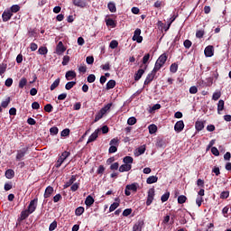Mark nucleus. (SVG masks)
Wrapping results in <instances>:
<instances>
[{
	"label": "nucleus",
	"instance_id": "nucleus-27",
	"mask_svg": "<svg viewBox=\"0 0 231 231\" xmlns=\"http://www.w3.org/2000/svg\"><path fill=\"white\" fill-rule=\"evenodd\" d=\"M107 8L112 14H115V12H116V5H115V3L113 2L108 3Z\"/></svg>",
	"mask_w": 231,
	"mask_h": 231
},
{
	"label": "nucleus",
	"instance_id": "nucleus-11",
	"mask_svg": "<svg viewBox=\"0 0 231 231\" xmlns=\"http://www.w3.org/2000/svg\"><path fill=\"white\" fill-rule=\"evenodd\" d=\"M66 51V47H64V43L62 42H59L58 45L56 46V53L58 55H60L61 53H64Z\"/></svg>",
	"mask_w": 231,
	"mask_h": 231
},
{
	"label": "nucleus",
	"instance_id": "nucleus-20",
	"mask_svg": "<svg viewBox=\"0 0 231 231\" xmlns=\"http://www.w3.org/2000/svg\"><path fill=\"white\" fill-rule=\"evenodd\" d=\"M195 129L197 131H203V129H205V122L204 121H197L195 123Z\"/></svg>",
	"mask_w": 231,
	"mask_h": 231
},
{
	"label": "nucleus",
	"instance_id": "nucleus-13",
	"mask_svg": "<svg viewBox=\"0 0 231 231\" xmlns=\"http://www.w3.org/2000/svg\"><path fill=\"white\" fill-rule=\"evenodd\" d=\"M12 15H14V14H12V12L10 11H5L3 14H2V19H3V22L4 23H6L8 21H10V19H12Z\"/></svg>",
	"mask_w": 231,
	"mask_h": 231
},
{
	"label": "nucleus",
	"instance_id": "nucleus-15",
	"mask_svg": "<svg viewBox=\"0 0 231 231\" xmlns=\"http://www.w3.org/2000/svg\"><path fill=\"white\" fill-rule=\"evenodd\" d=\"M75 181H77V175H72L70 177V179L69 180V181H67L64 184L63 189H68L69 187H71V185H73V183H75Z\"/></svg>",
	"mask_w": 231,
	"mask_h": 231
},
{
	"label": "nucleus",
	"instance_id": "nucleus-18",
	"mask_svg": "<svg viewBox=\"0 0 231 231\" xmlns=\"http://www.w3.org/2000/svg\"><path fill=\"white\" fill-rule=\"evenodd\" d=\"M143 73H145V69H139L137 70V72H135V74L134 76L135 82H138V80H140V79H142V77L143 76Z\"/></svg>",
	"mask_w": 231,
	"mask_h": 231
},
{
	"label": "nucleus",
	"instance_id": "nucleus-58",
	"mask_svg": "<svg viewBox=\"0 0 231 231\" xmlns=\"http://www.w3.org/2000/svg\"><path fill=\"white\" fill-rule=\"evenodd\" d=\"M183 44H184V47L186 48V50H189V48H190V46H192V42H190V40H185Z\"/></svg>",
	"mask_w": 231,
	"mask_h": 231
},
{
	"label": "nucleus",
	"instance_id": "nucleus-22",
	"mask_svg": "<svg viewBox=\"0 0 231 231\" xmlns=\"http://www.w3.org/2000/svg\"><path fill=\"white\" fill-rule=\"evenodd\" d=\"M93 203H95V199H93L91 195H88L85 199V205H87V207H91Z\"/></svg>",
	"mask_w": 231,
	"mask_h": 231
},
{
	"label": "nucleus",
	"instance_id": "nucleus-35",
	"mask_svg": "<svg viewBox=\"0 0 231 231\" xmlns=\"http://www.w3.org/2000/svg\"><path fill=\"white\" fill-rule=\"evenodd\" d=\"M148 129H149L150 134H154V133H156V131H158V126H156V125L152 124L148 126Z\"/></svg>",
	"mask_w": 231,
	"mask_h": 231
},
{
	"label": "nucleus",
	"instance_id": "nucleus-5",
	"mask_svg": "<svg viewBox=\"0 0 231 231\" xmlns=\"http://www.w3.org/2000/svg\"><path fill=\"white\" fill-rule=\"evenodd\" d=\"M141 35H142V30L137 28L134 32V36L132 40L136 41V42L140 44L142 41H143V37H142Z\"/></svg>",
	"mask_w": 231,
	"mask_h": 231
},
{
	"label": "nucleus",
	"instance_id": "nucleus-36",
	"mask_svg": "<svg viewBox=\"0 0 231 231\" xmlns=\"http://www.w3.org/2000/svg\"><path fill=\"white\" fill-rule=\"evenodd\" d=\"M169 198H171V192L167 191L161 197L162 203H165V201H168Z\"/></svg>",
	"mask_w": 231,
	"mask_h": 231
},
{
	"label": "nucleus",
	"instance_id": "nucleus-48",
	"mask_svg": "<svg viewBox=\"0 0 231 231\" xmlns=\"http://www.w3.org/2000/svg\"><path fill=\"white\" fill-rule=\"evenodd\" d=\"M109 48H111V50H116V48H118V42L116 40H113L109 44Z\"/></svg>",
	"mask_w": 231,
	"mask_h": 231
},
{
	"label": "nucleus",
	"instance_id": "nucleus-38",
	"mask_svg": "<svg viewBox=\"0 0 231 231\" xmlns=\"http://www.w3.org/2000/svg\"><path fill=\"white\" fill-rule=\"evenodd\" d=\"M74 86H77V81H70V82H68L66 85H65V89H67L68 91H69V89H72V88Z\"/></svg>",
	"mask_w": 231,
	"mask_h": 231
},
{
	"label": "nucleus",
	"instance_id": "nucleus-40",
	"mask_svg": "<svg viewBox=\"0 0 231 231\" xmlns=\"http://www.w3.org/2000/svg\"><path fill=\"white\" fill-rule=\"evenodd\" d=\"M119 207H120L119 202H114L113 204H111V206L109 208V212H115V209H116Z\"/></svg>",
	"mask_w": 231,
	"mask_h": 231
},
{
	"label": "nucleus",
	"instance_id": "nucleus-59",
	"mask_svg": "<svg viewBox=\"0 0 231 231\" xmlns=\"http://www.w3.org/2000/svg\"><path fill=\"white\" fill-rule=\"evenodd\" d=\"M55 228H57V221L54 220L52 223H51L50 226H49V231H53L55 230Z\"/></svg>",
	"mask_w": 231,
	"mask_h": 231
},
{
	"label": "nucleus",
	"instance_id": "nucleus-3",
	"mask_svg": "<svg viewBox=\"0 0 231 231\" xmlns=\"http://www.w3.org/2000/svg\"><path fill=\"white\" fill-rule=\"evenodd\" d=\"M155 190L154 188H151L147 192L146 206L151 207L152 201H154Z\"/></svg>",
	"mask_w": 231,
	"mask_h": 231
},
{
	"label": "nucleus",
	"instance_id": "nucleus-37",
	"mask_svg": "<svg viewBox=\"0 0 231 231\" xmlns=\"http://www.w3.org/2000/svg\"><path fill=\"white\" fill-rule=\"evenodd\" d=\"M26 84H28V79H26V78H22L19 81L20 89H23Z\"/></svg>",
	"mask_w": 231,
	"mask_h": 231
},
{
	"label": "nucleus",
	"instance_id": "nucleus-56",
	"mask_svg": "<svg viewBox=\"0 0 231 231\" xmlns=\"http://www.w3.org/2000/svg\"><path fill=\"white\" fill-rule=\"evenodd\" d=\"M62 163H64V160L59 157L57 162L55 163L56 169H59Z\"/></svg>",
	"mask_w": 231,
	"mask_h": 231
},
{
	"label": "nucleus",
	"instance_id": "nucleus-34",
	"mask_svg": "<svg viewBox=\"0 0 231 231\" xmlns=\"http://www.w3.org/2000/svg\"><path fill=\"white\" fill-rule=\"evenodd\" d=\"M84 212H86V209L84 208V207H81V206L75 209L76 216H82V214H84Z\"/></svg>",
	"mask_w": 231,
	"mask_h": 231
},
{
	"label": "nucleus",
	"instance_id": "nucleus-63",
	"mask_svg": "<svg viewBox=\"0 0 231 231\" xmlns=\"http://www.w3.org/2000/svg\"><path fill=\"white\" fill-rule=\"evenodd\" d=\"M211 152L214 156H219V150H217L215 146L211 148Z\"/></svg>",
	"mask_w": 231,
	"mask_h": 231
},
{
	"label": "nucleus",
	"instance_id": "nucleus-60",
	"mask_svg": "<svg viewBox=\"0 0 231 231\" xmlns=\"http://www.w3.org/2000/svg\"><path fill=\"white\" fill-rule=\"evenodd\" d=\"M119 140L118 138H114L110 141V145H114L116 147H118V143H119Z\"/></svg>",
	"mask_w": 231,
	"mask_h": 231
},
{
	"label": "nucleus",
	"instance_id": "nucleus-8",
	"mask_svg": "<svg viewBox=\"0 0 231 231\" xmlns=\"http://www.w3.org/2000/svg\"><path fill=\"white\" fill-rule=\"evenodd\" d=\"M154 77H156V72L152 70V73H149L144 80V86H149V84L154 80Z\"/></svg>",
	"mask_w": 231,
	"mask_h": 231
},
{
	"label": "nucleus",
	"instance_id": "nucleus-32",
	"mask_svg": "<svg viewBox=\"0 0 231 231\" xmlns=\"http://www.w3.org/2000/svg\"><path fill=\"white\" fill-rule=\"evenodd\" d=\"M106 26H111L112 28H116V23L112 18H108L106 20Z\"/></svg>",
	"mask_w": 231,
	"mask_h": 231
},
{
	"label": "nucleus",
	"instance_id": "nucleus-41",
	"mask_svg": "<svg viewBox=\"0 0 231 231\" xmlns=\"http://www.w3.org/2000/svg\"><path fill=\"white\" fill-rule=\"evenodd\" d=\"M10 102H11V98H10V97H8L5 99V101H3V102L1 103V107H4L5 109H6V107H8Z\"/></svg>",
	"mask_w": 231,
	"mask_h": 231
},
{
	"label": "nucleus",
	"instance_id": "nucleus-43",
	"mask_svg": "<svg viewBox=\"0 0 231 231\" xmlns=\"http://www.w3.org/2000/svg\"><path fill=\"white\" fill-rule=\"evenodd\" d=\"M6 68H8V66L5 63H2L0 65V76L5 75V73H6Z\"/></svg>",
	"mask_w": 231,
	"mask_h": 231
},
{
	"label": "nucleus",
	"instance_id": "nucleus-50",
	"mask_svg": "<svg viewBox=\"0 0 231 231\" xmlns=\"http://www.w3.org/2000/svg\"><path fill=\"white\" fill-rule=\"evenodd\" d=\"M230 196V191H222L220 194V199H227Z\"/></svg>",
	"mask_w": 231,
	"mask_h": 231
},
{
	"label": "nucleus",
	"instance_id": "nucleus-39",
	"mask_svg": "<svg viewBox=\"0 0 231 231\" xmlns=\"http://www.w3.org/2000/svg\"><path fill=\"white\" fill-rule=\"evenodd\" d=\"M87 80L89 84H93V82L97 80V76H95V74H89L87 78Z\"/></svg>",
	"mask_w": 231,
	"mask_h": 231
},
{
	"label": "nucleus",
	"instance_id": "nucleus-4",
	"mask_svg": "<svg viewBox=\"0 0 231 231\" xmlns=\"http://www.w3.org/2000/svg\"><path fill=\"white\" fill-rule=\"evenodd\" d=\"M37 203H39L38 198H35L30 201L29 206L27 207L29 213L33 214L35 210H37Z\"/></svg>",
	"mask_w": 231,
	"mask_h": 231
},
{
	"label": "nucleus",
	"instance_id": "nucleus-7",
	"mask_svg": "<svg viewBox=\"0 0 231 231\" xmlns=\"http://www.w3.org/2000/svg\"><path fill=\"white\" fill-rule=\"evenodd\" d=\"M74 6H78L79 8H86L88 6V2L86 0H72Z\"/></svg>",
	"mask_w": 231,
	"mask_h": 231
},
{
	"label": "nucleus",
	"instance_id": "nucleus-55",
	"mask_svg": "<svg viewBox=\"0 0 231 231\" xmlns=\"http://www.w3.org/2000/svg\"><path fill=\"white\" fill-rule=\"evenodd\" d=\"M203 35H205V31L199 30L196 32L197 39H203Z\"/></svg>",
	"mask_w": 231,
	"mask_h": 231
},
{
	"label": "nucleus",
	"instance_id": "nucleus-49",
	"mask_svg": "<svg viewBox=\"0 0 231 231\" xmlns=\"http://www.w3.org/2000/svg\"><path fill=\"white\" fill-rule=\"evenodd\" d=\"M44 111L46 113H51L53 111V106L51 104H47L44 106Z\"/></svg>",
	"mask_w": 231,
	"mask_h": 231
},
{
	"label": "nucleus",
	"instance_id": "nucleus-51",
	"mask_svg": "<svg viewBox=\"0 0 231 231\" xmlns=\"http://www.w3.org/2000/svg\"><path fill=\"white\" fill-rule=\"evenodd\" d=\"M70 152H63L62 153H61V156H60V158H62L63 159V161L65 162L68 158H69V156H70Z\"/></svg>",
	"mask_w": 231,
	"mask_h": 231
},
{
	"label": "nucleus",
	"instance_id": "nucleus-45",
	"mask_svg": "<svg viewBox=\"0 0 231 231\" xmlns=\"http://www.w3.org/2000/svg\"><path fill=\"white\" fill-rule=\"evenodd\" d=\"M21 10V6L19 5H14L11 7V14H17Z\"/></svg>",
	"mask_w": 231,
	"mask_h": 231
},
{
	"label": "nucleus",
	"instance_id": "nucleus-17",
	"mask_svg": "<svg viewBox=\"0 0 231 231\" xmlns=\"http://www.w3.org/2000/svg\"><path fill=\"white\" fill-rule=\"evenodd\" d=\"M30 211L25 209V210H23L21 212V217L18 218V221H24V219H28V217H30Z\"/></svg>",
	"mask_w": 231,
	"mask_h": 231
},
{
	"label": "nucleus",
	"instance_id": "nucleus-9",
	"mask_svg": "<svg viewBox=\"0 0 231 231\" xmlns=\"http://www.w3.org/2000/svg\"><path fill=\"white\" fill-rule=\"evenodd\" d=\"M204 53L207 57H214V46H207L204 50Z\"/></svg>",
	"mask_w": 231,
	"mask_h": 231
},
{
	"label": "nucleus",
	"instance_id": "nucleus-12",
	"mask_svg": "<svg viewBox=\"0 0 231 231\" xmlns=\"http://www.w3.org/2000/svg\"><path fill=\"white\" fill-rule=\"evenodd\" d=\"M65 79L67 80H73V79H77V72L75 70H69L65 74Z\"/></svg>",
	"mask_w": 231,
	"mask_h": 231
},
{
	"label": "nucleus",
	"instance_id": "nucleus-42",
	"mask_svg": "<svg viewBox=\"0 0 231 231\" xmlns=\"http://www.w3.org/2000/svg\"><path fill=\"white\" fill-rule=\"evenodd\" d=\"M186 201H187V198L185 197V195H180L178 197L179 205H183V203H185Z\"/></svg>",
	"mask_w": 231,
	"mask_h": 231
},
{
	"label": "nucleus",
	"instance_id": "nucleus-19",
	"mask_svg": "<svg viewBox=\"0 0 231 231\" xmlns=\"http://www.w3.org/2000/svg\"><path fill=\"white\" fill-rule=\"evenodd\" d=\"M143 220H139L137 223L134 224L133 231H142V228H143Z\"/></svg>",
	"mask_w": 231,
	"mask_h": 231
},
{
	"label": "nucleus",
	"instance_id": "nucleus-25",
	"mask_svg": "<svg viewBox=\"0 0 231 231\" xmlns=\"http://www.w3.org/2000/svg\"><path fill=\"white\" fill-rule=\"evenodd\" d=\"M60 84V79L58 78L55 79V81L51 85V91H54V89H57L59 88V85Z\"/></svg>",
	"mask_w": 231,
	"mask_h": 231
},
{
	"label": "nucleus",
	"instance_id": "nucleus-14",
	"mask_svg": "<svg viewBox=\"0 0 231 231\" xmlns=\"http://www.w3.org/2000/svg\"><path fill=\"white\" fill-rule=\"evenodd\" d=\"M98 133H100V129H96L95 132L88 137V143L95 142V140L98 138Z\"/></svg>",
	"mask_w": 231,
	"mask_h": 231
},
{
	"label": "nucleus",
	"instance_id": "nucleus-62",
	"mask_svg": "<svg viewBox=\"0 0 231 231\" xmlns=\"http://www.w3.org/2000/svg\"><path fill=\"white\" fill-rule=\"evenodd\" d=\"M87 64H93L95 62V58L93 56H88L86 58Z\"/></svg>",
	"mask_w": 231,
	"mask_h": 231
},
{
	"label": "nucleus",
	"instance_id": "nucleus-33",
	"mask_svg": "<svg viewBox=\"0 0 231 231\" xmlns=\"http://www.w3.org/2000/svg\"><path fill=\"white\" fill-rule=\"evenodd\" d=\"M40 55H48V48L45 46H41L38 50Z\"/></svg>",
	"mask_w": 231,
	"mask_h": 231
},
{
	"label": "nucleus",
	"instance_id": "nucleus-28",
	"mask_svg": "<svg viewBox=\"0 0 231 231\" xmlns=\"http://www.w3.org/2000/svg\"><path fill=\"white\" fill-rule=\"evenodd\" d=\"M133 162H134V159H133V157H131V156H125L123 159V163H125L126 165H131V163H133Z\"/></svg>",
	"mask_w": 231,
	"mask_h": 231
},
{
	"label": "nucleus",
	"instance_id": "nucleus-21",
	"mask_svg": "<svg viewBox=\"0 0 231 231\" xmlns=\"http://www.w3.org/2000/svg\"><path fill=\"white\" fill-rule=\"evenodd\" d=\"M157 181H158V177L154 175L148 177L146 180V183L148 185H152V183H156Z\"/></svg>",
	"mask_w": 231,
	"mask_h": 231
},
{
	"label": "nucleus",
	"instance_id": "nucleus-64",
	"mask_svg": "<svg viewBox=\"0 0 231 231\" xmlns=\"http://www.w3.org/2000/svg\"><path fill=\"white\" fill-rule=\"evenodd\" d=\"M60 136H69V129L67 128V129L62 130L60 133Z\"/></svg>",
	"mask_w": 231,
	"mask_h": 231
},
{
	"label": "nucleus",
	"instance_id": "nucleus-52",
	"mask_svg": "<svg viewBox=\"0 0 231 231\" xmlns=\"http://www.w3.org/2000/svg\"><path fill=\"white\" fill-rule=\"evenodd\" d=\"M131 214H133L132 208H126L123 211L124 217H127V216H131Z\"/></svg>",
	"mask_w": 231,
	"mask_h": 231
},
{
	"label": "nucleus",
	"instance_id": "nucleus-26",
	"mask_svg": "<svg viewBox=\"0 0 231 231\" xmlns=\"http://www.w3.org/2000/svg\"><path fill=\"white\" fill-rule=\"evenodd\" d=\"M167 143H165V140L163 139H158L156 143V147H160L161 149L165 148Z\"/></svg>",
	"mask_w": 231,
	"mask_h": 231
},
{
	"label": "nucleus",
	"instance_id": "nucleus-1",
	"mask_svg": "<svg viewBox=\"0 0 231 231\" xmlns=\"http://www.w3.org/2000/svg\"><path fill=\"white\" fill-rule=\"evenodd\" d=\"M139 189H140V184H138V182L127 184L125 189V196H131V192H134V194H136Z\"/></svg>",
	"mask_w": 231,
	"mask_h": 231
},
{
	"label": "nucleus",
	"instance_id": "nucleus-57",
	"mask_svg": "<svg viewBox=\"0 0 231 231\" xmlns=\"http://www.w3.org/2000/svg\"><path fill=\"white\" fill-rule=\"evenodd\" d=\"M138 155H142L145 152V145H142L137 149Z\"/></svg>",
	"mask_w": 231,
	"mask_h": 231
},
{
	"label": "nucleus",
	"instance_id": "nucleus-46",
	"mask_svg": "<svg viewBox=\"0 0 231 231\" xmlns=\"http://www.w3.org/2000/svg\"><path fill=\"white\" fill-rule=\"evenodd\" d=\"M50 134L52 136H55V134H59V128L57 126H53L50 129Z\"/></svg>",
	"mask_w": 231,
	"mask_h": 231
},
{
	"label": "nucleus",
	"instance_id": "nucleus-31",
	"mask_svg": "<svg viewBox=\"0 0 231 231\" xmlns=\"http://www.w3.org/2000/svg\"><path fill=\"white\" fill-rule=\"evenodd\" d=\"M162 68H163L162 63L158 62V60L155 62L154 68L152 69L153 73H158V71H160V69H162Z\"/></svg>",
	"mask_w": 231,
	"mask_h": 231
},
{
	"label": "nucleus",
	"instance_id": "nucleus-47",
	"mask_svg": "<svg viewBox=\"0 0 231 231\" xmlns=\"http://www.w3.org/2000/svg\"><path fill=\"white\" fill-rule=\"evenodd\" d=\"M219 98H221V91L218 92H214L213 96H212V100H219Z\"/></svg>",
	"mask_w": 231,
	"mask_h": 231
},
{
	"label": "nucleus",
	"instance_id": "nucleus-16",
	"mask_svg": "<svg viewBox=\"0 0 231 231\" xmlns=\"http://www.w3.org/2000/svg\"><path fill=\"white\" fill-rule=\"evenodd\" d=\"M131 169H133V165L125 163L119 167V172H129Z\"/></svg>",
	"mask_w": 231,
	"mask_h": 231
},
{
	"label": "nucleus",
	"instance_id": "nucleus-44",
	"mask_svg": "<svg viewBox=\"0 0 231 231\" xmlns=\"http://www.w3.org/2000/svg\"><path fill=\"white\" fill-rule=\"evenodd\" d=\"M171 73H176L178 71V63H172L170 67Z\"/></svg>",
	"mask_w": 231,
	"mask_h": 231
},
{
	"label": "nucleus",
	"instance_id": "nucleus-6",
	"mask_svg": "<svg viewBox=\"0 0 231 231\" xmlns=\"http://www.w3.org/2000/svg\"><path fill=\"white\" fill-rule=\"evenodd\" d=\"M185 129V123H183V120L178 121L174 125V131L176 133H181Z\"/></svg>",
	"mask_w": 231,
	"mask_h": 231
},
{
	"label": "nucleus",
	"instance_id": "nucleus-23",
	"mask_svg": "<svg viewBox=\"0 0 231 231\" xmlns=\"http://www.w3.org/2000/svg\"><path fill=\"white\" fill-rule=\"evenodd\" d=\"M14 176L15 171H14L12 169H9L5 171V178H7V180H12Z\"/></svg>",
	"mask_w": 231,
	"mask_h": 231
},
{
	"label": "nucleus",
	"instance_id": "nucleus-29",
	"mask_svg": "<svg viewBox=\"0 0 231 231\" xmlns=\"http://www.w3.org/2000/svg\"><path fill=\"white\" fill-rule=\"evenodd\" d=\"M157 61L160 62V64L164 65L165 62H167V54H165V53L162 54V55L158 58Z\"/></svg>",
	"mask_w": 231,
	"mask_h": 231
},
{
	"label": "nucleus",
	"instance_id": "nucleus-61",
	"mask_svg": "<svg viewBox=\"0 0 231 231\" xmlns=\"http://www.w3.org/2000/svg\"><path fill=\"white\" fill-rule=\"evenodd\" d=\"M106 171V167L104 165H100L97 171V174H104Z\"/></svg>",
	"mask_w": 231,
	"mask_h": 231
},
{
	"label": "nucleus",
	"instance_id": "nucleus-54",
	"mask_svg": "<svg viewBox=\"0 0 231 231\" xmlns=\"http://www.w3.org/2000/svg\"><path fill=\"white\" fill-rule=\"evenodd\" d=\"M61 64L62 66H68V64H69V56H64Z\"/></svg>",
	"mask_w": 231,
	"mask_h": 231
},
{
	"label": "nucleus",
	"instance_id": "nucleus-10",
	"mask_svg": "<svg viewBox=\"0 0 231 231\" xmlns=\"http://www.w3.org/2000/svg\"><path fill=\"white\" fill-rule=\"evenodd\" d=\"M53 194V187L51 186H48L46 189H45V192L43 194V198L45 199H48V198H51Z\"/></svg>",
	"mask_w": 231,
	"mask_h": 231
},
{
	"label": "nucleus",
	"instance_id": "nucleus-24",
	"mask_svg": "<svg viewBox=\"0 0 231 231\" xmlns=\"http://www.w3.org/2000/svg\"><path fill=\"white\" fill-rule=\"evenodd\" d=\"M225 109V101L220 99L217 104V113L218 115H221V111Z\"/></svg>",
	"mask_w": 231,
	"mask_h": 231
},
{
	"label": "nucleus",
	"instance_id": "nucleus-53",
	"mask_svg": "<svg viewBox=\"0 0 231 231\" xmlns=\"http://www.w3.org/2000/svg\"><path fill=\"white\" fill-rule=\"evenodd\" d=\"M127 124H128V125H134V124H136V117L132 116V117L128 118Z\"/></svg>",
	"mask_w": 231,
	"mask_h": 231
},
{
	"label": "nucleus",
	"instance_id": "nucleus-30",
	"mask_svg": "<svg viewBox=\"0 0 231 231\" xmlns=\"http://www.w3.org/2000/svg\"><path fill=\"white\" fill-rule=\"evenodd\" d=\"M115 86H116V81H115V79H110L107 83H106V89H113L115 88Z\"/></svg>",
	"mask_w": 231,
	"mask_h": 231
},
{
	"label": "nucleus",
	"instance_id": "nucleus-2",
	"mask_svg": "<svg viewBox=\"0 0 231 231\" xmlns=\"http://www.w3.org/2000/svg\"><path fill=\"white\" fill-rule=\"evenodd\" d=\"M28 149H30L28 146L24 147L21 150H17L16 152V162H21L22 160H24V157L26 156L28 152Z\"/></svg>",
	"mask_w": 231,
	"mask_h": 231
}]
</instances>
